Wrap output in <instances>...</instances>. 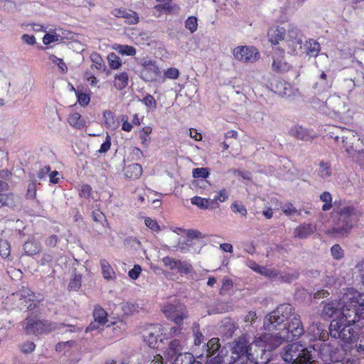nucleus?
<instances>
[{
	"label": "nucleus",
	"mask_w": 364,
	"mask_h": 364,
	"mask_svg": "<svg viewBox=\"0 0 364 364\" xmlns=\"http://www.w3.org/2000/svg\"><path fill=\"white\" fill-rule=\"evenodd\" d=\"M145 225L154 232L160 231V227L158 225L157 222L150 218H147L145 219Z\"/></svg>",
	"instance_id": "obj_57"
},
{
	"label": "nucleus",
	"mask_w": 364,
	"mask_h": 364,
	"mask_svg": "<svg viewBox=\"0 0 364 364\" xmlns=\"http://www.w3.org/2000/svg\"><path fill=\"white\" fill-rule=\"evenodd\" d=\"M299 276V272L297 270H294L292 272L281 273L279 272V277L277 281L290 283L293 280L296 279Z\"/></svg>",
	"instance_id": "obj_42"
},
{
	"label": "nucleus",
	"mask_w": 364,
	"mask_h": 364,
	"mask_svg": "<svg viewBox=\"0 0 364 364\" xmlns=\"http://www.w3.org/2000/svg\"><path fill=\"white\" fill-rule=\"evenodd\" d=\"M178 260L179 259H175L173 257H170L168 256L165 257L162 259L164 265L166 267L168 268L170 270H176L177 269Z\"/></svg>",
	"instance_id": "obj_49"
},
{
	"label": "nucleus",
	"mask_w": 364,
	"mask_h": 364,
	"mask_svg": "<svg viewBox=\"0 0 364 364\" xmlns=\"http://www.w3.org/2000/svg\"><path fill=\"white\" fill-rule=\"evenodd\" d=\"M124 174L127 178L137 179L142 174V167L139 164H132L124 168Z\"/></svg>",
	"instance_id": "obj_26"
},
{
	"label": "nucleus",
	"mask_w": 364,
	"mask_h": 364,
	"mask_svg": "<svg viewBox=\"0 0 364 364\" xmlns=\"http://www.w3.org/2000/svg\"><path fill=\"white\" fill-rule=\"evenodd\" d=\"M293 328L283 329L276 334L265 333L261 337V342L264 343V350H272L279 347L284 341H292L299 338L304 333L301 322L297 317L293 321Z\"/></svg>",
	"instance_id": "obj_4"
},
{
	"label": "nucleus",
	"mask_w": 364,
	"mask_h": 364,
	"mask_svg": "<svg viewBox=\"0 0 364 364\" xmlns=\"http://www.w3.org/2000/svg\"><path fill=\"white\" fill-rule=\"evenodd\" d=\"M209 171L207 168H196L193 170V176L197 178H207L209 176Z\"/></svg>",
	"instance_id": "obj_53"
},
{
	"label": "nucleus",
	"mask_w": 364,
	"mask_h": 364,
	"mask_svg": "<svg viewBox=\"0 0 364 364\" xmlns=\"http://www.w3.org/2000/svg\"><path fill=\"white\" fill-rule=\"evenodd\" d=\"M176 326L171 327L169 331V335L171 337L179 336L182 334L183 324H176Z\"/></svg>",
	"instance_id": "obj_64"
},
{
	"label": "nucleus",
	"mask_w": 364,
	"mask_h": 364,
	"mask_svg": "<svg viewBox=\"0 0 364 364\" xmlns=\"http://www.w3.org/2000/svg\"><path fill=\"white\" fill-rule=\"evenodd\" d=\"M141 272V268L140 265L135 264L134 267L129 271L128 275L132 279H136Z\"/></svg>",
	"instance_id": "obj_60"
},
{
	"label": "nucleus",
	"mask_w": 364,
	"mask_h": 364,
	"mask_svg": "<svg viewBox=\"0 0 364 364\" xmlns=\"http://www.w3.org/2000/svg\"><path fill=\"white\" fill-rule=\"evenodd\" d=\"M111 146V137L107 134L106 137V140L101 144L98 152L100 154H104L108 151Z\"/></svg>",
	"instance_id": "obj_61"
},
{
	"label": "nucleus",
	"mask_w": 364,
	"mask_h": 364,
	"mask_svg": "<svg viewBox=\"0 0 364 364\" xmlns=\"http://www.w3.org/2000/svg\"><path fill=\"white\" fill-rule=\"evenodd\" d=\"M208 352V356L212 357L210 362L212 364H223L224 356L227 354V350L221 347L218 338H213L205 345Z\"/></svg>",
	"instance_id": "obj_10"
},
{
	"label": "nucleus",
	"mask_w": 364,
	"mask_h": 364,
	"mask_svg": "<svg viewBox=\"0 0 364 364\" xmlns=\"http://www.w3.org/2000/svg\"><path fill=\"white\" fill-rule=\"evenodd\" d=\"M117 16L125 19V21L130 25L136 24L139 22L138 14L131 10H119Z\"/></svg>",
	"instance_id": "obj_33"
},
{
	"label": "nucleus",
	"mask_w": 364,
	"mask_h": 364,
	"mask_svg": "<svg viewBox=\"0 0 364 364\" xmlns=\"http://www.w3.org/2000/svg\"><path fill=\"white\" fill-rule=\"evenodd\" d=\"M233 55L243 63H254L259 58L257 49L252 46H237L233 50Z\"/></svg>",
	"instance_id": "obj_11"
},
{
	"label": "nucleus",
	"mask_w": 364,
	"mask_h": 364,
	"mask_svg": "<svg viewBox=\"0 0 364 364\" xmlns=\"http://www.w3.org/2000/svg\"><path fill=\"white\" fill-rule=\"evenodd\" d=\"M338 218L333 219L332 226L326 231L333 237L348 236L354 225L358 222L360 213L353 206L348 205L337 210Z\"/></svg>",
	"instance_id": "obj_3"
},
{
	"label": "nucleus",
	"mask_w": 364,
	"mask_h": 364,
	"mask_svg": "<svg viewBox=\"0 0 364 364\" xmlns=\"http://www.w3.org/2000/svg\"><path fill=\"white\" fill-rule=\"evenodd\" d=\"M232 360L230 363V364H250L249 360L254 359V358H250L247 355H232Z\"/></svg>",
	"instance_id": "obj_52"
},
{
	"label": "nucleus",
	"mask_w": 364,
	"mask_h": 364,
	"mask_svg": "<svg viewBox=\"0 0 364 364\" xmlns=\"http://www.w3.org/2000/svg\"><path fill=\"white\" fill-rule=\"evenodd\" d=\"M324 105L329 110L332 111L336 114H338L341 112L343 107V103L339 96L333 95L327 98V100L324 102Z\"/></svg>",
	"instance_id": "obj_24"
},
{
	"label": "nucleus",
	"mask_w": 364,
	"mask_h": 364,
	"mask_svg": "<svg viewBox=\"0 0 364 364\" xmlns=\"http://www.w3.org/2000/svg\"><path fill=\"white\" fill-rule=\"evenodd\" d=\"M296 317L301 321L300 316L294 312V307L289 304H282L268 314L264 318V328L268 331L293 328V321Z\"/></svg>",
	"instance_id": "obj_2"
},
{
	"label": "nucleus",
	"mask_w": 364,
	"mask_h": 364,
	"mask_svg": "<svg viewBox=\"0 0 364 364\" xmlns=\"http://www.w3.org/2000/svg\"><path fill=\"white\" fill-rule=\"evenodd\" d=\"M26 334L38 335L56 330L57 323L48 320H39L33 317H27L23 323Z\"/></svg>",
	"instance_id": "obj_7"
},
{
	"label": "nucleus",
	"mask_w": 364,
	"mask_h": 364,
	"mask_svg": "<svg viewBox=\"0 0 364 364\" xmlns=\"http://www.w3.org/2000/svg\"><path fill=\"white\" fill-rule=\"evenodd\" d=\"M68 124L77 129H80L86 126L85 119L77 112H73L68 115L67 119Z\"/></svg>",
	"instance_id": "obj_30"
},
{
	"label": "nucleus",
	"mask_w": 364,
	"mask_h": 364,
	"mask_svg": "<svg viewBox=\"0 0 364 364\" xmlns=\"http://www.w3.org/2000/svg\"><path fill=\"white\" fill-rule=\"evenodd\" d=\"M114 49L120 54L128 56H133L136 54V51L135 48L128 45H116Z\"/></svg>",
	"instance_id": "obj_38"
},
{
	"label": "nucleus",
	"mask_w": 364,
	"mask_h": 364,
	"mask_svg": "<svg viewBox=\"0 0 364 364\" xmlns=\"http://www.w3.org/2000/svg\"><path fill=\"white\" fill-rule=\"evenodd\" d=\"M304 36L299 30L291 25L287 28L284 46L290 54L301 55L304 53L303 49Z\"/></svg>",
	"instance_id": "obj_6"
},
{
	"label": "nucleus",
	"mask_w": 364,
	"mask_h": 364,
	"mask_svg": "<svg viewBox=\"0 0 364 364\" xmlns=\"http://www.w3.org/2000/svg\"><path fill=\"white\" fill-rule=\"evenodd\" d=\"M331 253L333 259L339 260L342 259L344 256V252L343 250L341 248V247L338 245H333L331 248Z\"/></svg>",
	"instance_id": "obj_50"
},
{
	"label": "nucleus",
	"mask_w": 364,
	"mask_h": 364,
	"mask_svg": "<svg viewBox=\"0 0 364 364\" xmlns=\"http://www.w3.org/2000/svg\"><path fill=\"white\" fill-rule=\"evenodd\" d=\"M92 188L89 185H82L80 191V196L84 198H89L91 196Z\"/></svg>",
	"instance_id": "obj_59"
},
{
	"label": "nucleus",
	"mask_w": 364,
	"mask_h": 364,
	"mask_svg": "<svg viewBox=\"0 0 364 364\" xmlns=\"http://www.w3.org/2000/svg\"><path fill=\"white\" fill-rule=\"evenodd\" d=\"M287 33V29L283 27H275L271 28L267 33L269 41L272 45H277L279 41L282 42V45L284 43V38Z\"/></svg>",
	"instance_id": "obj_18"
},
{
	"label": "nucleus",
	"mask_w": 364,
	"mask_h": 364,
	"mask_svg": "<svg viewBox=\"0 0 364 364\" xmlns=\"http://www.w3.org/2000/svg\"><path fill=\"white\" fill-rule=\"evenodd\" d=\"M231 210L235 213H240L241 216L245 217L247 214V210L241 202L235 201L230 205Z\"/></svg>",
	"instance_id": "obj_45"
},
{
	"label": "nucleus",
	"mask_w": 364,
	"mask_h": 364,
	"mask_svg": "<svg viewBox=\"0 0 364 364\" xmlns=\"http://www.w3.org/2000/svg\"><path fill=\"white\" fill-rule=\"evenodd\" d=\"M192 331L194 338V344L200 346L204 339L203 333L200 331V325L198 323H194L192 326Z\"/></svg>",
	"instance_id": "obj_41"
},
{
	"label": "nucleus",
	"mask_w": 364,
	"mask_h": 364,
	"mask_svg": "<svg viewBox=\"0 0 364 364\" xmlns=\"http://www.w3.org/2000/svg\"><path fill=\"white\" fill-rule=\"evenodd\" d=\"M16 295L26 303L31 301L27 307L30 311L34 310L37 307L38 304L43 300L42 295L39 294H36L30 289L23 287L16 292Z\"/></svg>",
	"instance_id": "obj_13"
},
{
	"label": "nucleus",
	"mask_w": 364,
	"mask_h": 364,
	"mask_svg": "<svg viewBox=\"0 0 364 364\" xmlns=\"http://www.w3.org/2000/svg\"><path fill=\"white\" fill-rule=\"evenodd\" d=\"M163 311L165 316L176 324H183V321L188 318V311L185 306L176 300L166 305Z\"/></svg>",
	"instance_id": "obj_9"
},
{
	"label": "nucleus",
	"mask_w": 364,
	"mask_h": 364,
	"mask_svg": "<svg viewBox=\"0 0 364 364\" xmlns=\"http://www.w3.org/2000/svg\"><path fill=\"white\" fill-rule=\"evenodd\" d=\"M329 335L333 338H338L346 343L350 344L364 334L353 327V325L340 317L333 319L328 326Z\"/></svg>",
	"instance_id": "obj_5"
},
{
	"label": "nucleus",
	"mask_w": 364,
	"mask_h": 364,
	"mask_svg": "<svg viewBox=\"0 0 364 364\" xmlns=\"http://www.w3.org/2000/svg\"><path fill=\"white\" fill-rule=\"evenodd\" d=\"M140 65L142 66L141 70V77L146 81H152L159 74V69L155 61L151 60H141Z\"/></svg>",
	"instance_id": "obj_14"
},
{
	"label": "nucleus",
	"mask_w": 364,
	"mask_h": 364,
	"mask_svg": "<svg viewBox=\"0 0 364 364\" xmlns=\"http://www.w3.org/2000/svg\"><path fill=\"white\" fill-rule=\"evenodd\" d=\"M60 38V35L58 34L46 33L43 38V42L45 45H48L51 43L58 41L61 39Z\"/></svg>",
	"instance_id": "obj_54"
},
{
	"label": "nucleus",
	"mask_w": 364,
	"mask_h": 364,
	"mask_svg": "<svg viewBox=\"0 0 364 364\" xmlns=\"http://www.w3.org/2000/svg\"><path fill=\"white\" fill-rule=\"evenodd\" d=\"M82 277L80 274H75L73 278L70 281L68 289L70 291H77L81 287Z\"/></svg>",
	"instance_id": "obj_48"
},
{
	"label": "nucleus",
	"mask_w": 364,
	"mask_h": 364,
	"mask_svg": "<svg viewBox=\"0 0 364 364\" xmlns=\"http://www.w3.org/2000/svg\"><path fill=\"white\" fill-rule=\"evenodd\" d=\"M161 326L160 324H151L144 331L143 338L144 342L152 348H156L158 341H161Z\"/></svg>",
	"instance_id": "obj_12"
},
{
	"label": "nucleus",
	"mask_w": 364,
	"mask_h": 364,
	"mask_svg": "<svg viewBox=\"0 0 364 364\" xmlns=\"http://www.w3.org/2000/svg\"><path fill=\"white\" fill-rule=\"evenodd\" d=\"M50 60L53 63L56 64L63 72H65L67 70V66L63 59L58 58L55 55H53L50 57Z\"/></svg>",
	"instance_id": "obj_58"
},
{
	"label": "nucleus",
	"mask_w": 364,
	"mask_h": 364,
	"mask_svg": "<svg viewBox=\"0 0 364 364\" xmlns=\"http://www.w3.org/2000/svg\"><path fill=\"white\" fill-rule=\"evenodd\" d=\"M18 200V196L12 193H0V208H13L17 205Z\"/></svg>",
	"instance_id": "obj_23"
},
{
	"label": "nucleus",
	"mask_w": 364,
	"mask_h": 364,
	"mask_svg": "<svg viewBox=\"0 0 364 364\" xmlns=\"http://www.w3.org/2000/svg\"><path fill=\"white\" fill-rule=\"evenodd\" d=\"M271 90L276 94L284 97L291 94V85L284 80H275L270 84Z\"/></svg>",
	"instance_id": "obj_20"
},
{
	"label": "nucleus",
	"mask_w": 364,
	"mask_h": 364,
	"mask_svg": "<svg viewBox=\"0 0 364 364\" xmlns=\"http://www.w3.org/2000/svg\"><path fill=\"white\" fill-rule=\"evenodd\" d=\"M316 230V225L312 223H303L294 230L295 238L305 239L313 234Z\"/></svg>",
	"instance_id": "obj_22"
},
{
	"label": "nucleus",
	"mask_w": 364,
	"mask_h": 364,
	"mask_svg": "<svg viewBox=\"0 0 364 364\" xmlns=\"http://www.w3.org/2000/svg\"><path fill=\"white\" fill-rule=\"evenodd\" d=\"M339 304L336 301L326 303L322 309L321 316L325 318H330L339 313Z\"/></svg>",
	"instance_id": "obj_27"
},
{
	"label": "nucleus",
	"mask_w": 364,
	"mask_h": 364,
	"mask_svg": "<svg viewBox=\"0 0 364 364\" xmlns=\"http://www.w3.org/2000/svg\"><path fill=\"white\" fill-rule=\"evenodd\" d=\"M129 81V75L126 72H121L114 76V86L118 90L124 89Z\"/></svg>",
	"instance_id": "obj_34"
},
{
	"label": "nucleus",
	"mask_w": 364,
	"mask_h": 364,
	"mask_svg": "<svg viewBox=\"0 0 364 364\" xmlns=\"http://www.w3.org/2000/svg\"><path fill=\"white\" fill-rule=\"evenodd\" d=\"M166 354L169 358H173L182 353V346L179 339H173L170 341L168 347L166 350Z\"/></svg>",
	"instance_id": "obj_28"
},
{
	"label": "nucleus",
	"mask_w": 364,
	"mask_h": 364,
	"mask_svg": "<svg viewBox=\"0 0 364 364\" xmlns=\"http://www.w3.org/2000/svg\"><path fill=\"white\" fill-rule=\"evenodd\" d=\"M175 357L173 364H196V363H200V361L197 360L194 356L189 353L179 354Z\"/></svg>",
	"instance_id": "obj_36"
},
{
	"label": "nucleus",
	"mask_w": 364,
	"mask_h": 364,
	"mask_svg": "<svg viewBox=\"0 0 364 364\" xmlns=\"http://www.w3.org/2000/svg\"><path fill=\"white\" fill-rule=\"evenodd\" d=\"M179 76V70L176 68H170L164 72V77L168 79L175 80Z\"/></svg>",
	"instance_id": "obj_56"
},
{
	"label": "nucleus",
	"mask_w": 364,
	"mask_h": 364,
	"mask_svg": "<svg viewBox=\"0 0 364 364\" xmlns=\"http://www.w3.org/2000/svg\"><path fill=\"white\" fill-rule=\"evenodd\" d=\"M331 174V166L328 163L321 161L319 164L318 175L323 178H326Z\"/></svg>",
	"instance_id": "obj_46"
},
{
	"label": "nucleus",
	"mask_w": 364,
	"mask_h": 364,
	"mask_svg": "<svg viewBox=\"0 0 364 364\" xmlns=\"http://www.w3.org/2000/svg\"><path fill=\"white\" fill-rule=\"evenodd\" d=\"M11 254V245L6 240H0V255L3 259L7 258Z\"/></svg>",
	"instance_id": "obj_47"
},
{
	"label": "nucleus",
	"mask_w": 364,
	"mask_h": 364,
	"mask_svg": "<svg viewBox=\"0 0 364 364\" xmlns=\"http://www.w3.org/2000/svg\"><path fill=\"white\" fill-rule=\"evenodd\" d=\"M77 101L80 105L86 106L89 104L90 97L88 95L80 92L77 94Z\"/></svg>",
	"instance_id": "obj_62"
},
{
	"label": "nucleus",
	"mask_w": 364,
	"mask_h": 364,
	"mask_svg": "<svg viewBox=\"0 0 364 364\" xmlns=\"http://www.w3.org/2000/svg\"><path fill=\"white\" fill-rule=\"evenodd\" d=\"M341 318L364 334V294L355 291L343 297Z\"/></svg>",
	"instance_id": "obj_1"
},
{
	"label": "nucleus",
	"mask_w": 364,
	"mask_h": 364,
	"mask_svg": "<svg viewBox=\"0 0 364 364\" xmlns=\"http://www.w3.org/2000/svg\"><path fill=\"white\" fill-rule=\"evenodd\" d=\"M333 80L330 76H328L327 74L324 71H321L319 77L318 78V81H316L314 85L313 88L315 90H317V92H321L328 90L332 86Z\"/></svg>",
	"instance_id": "obj_21"
},
{
	"label": "nucleus",
	"mask_w": 364,
	"mask_h": 364,
	"mask_svg": "<svg viewBox=\"0 0 364 364\" xmlns=\"http://www.w3.org/2000/svg\"><path fill=\"white\" fill-rule=\"evenodd\" d=\"M141 101L146 107H148L149 108H151V107L156 108V102L154 97L149 94H147L143 98V100Z\"/></svg>",
	"instance_id": "obj_55"
},
{
	"label": "nucleus",
	"mask_w": 364,
	"mask_h": 364,
	"mask_svg": "<svg viewBox=\"0 0 364 364\" xmlns=\"http://www.w3.org/2000/svg\"><path fill=\"white\" fill-rule=\"evenodd\" d=\"M308 334L311 340L326 341L329 336L326 326L321 323H314L308 328Z\"/></svg>",
	"instance_id": "obj_15"
},
{
	"label": "nucleus",
	"mask_w": 364,
	"mask_h": 364,
	"mask_svg": "<svg viewBox=\"0 0 364 364\" xmlns=\"http://www.w3.org/2000/svg\"><path fill=\"white\" fill-rule=\"evenodd\" d=\"M251 348L250 347L249 342L245 337H240L238 340L235 341L234 346L232 347V355H247L250 358H253L252 355L249 352Z\"/></svg>",
	"instance_id": "obj_17"
},
{
	"label": "nucleus",
	"mask_w": 364,
	"mask_h": 364,
	"mask_svg": "<svg viewBox=\"0 0 364 364\" xmlns=\"http://www.w3.org/2000/svg\"><path fill=\"white\" fill-rule=\"evenodd\" d=\"M259 274L273 281H277V279L279 277V271L275 268L264 267Z\"/></svg>",
	"instance_id": "obj_39"
},
{
	"label": "nucleus",
	"mask_w": 364,
	"mask_h": 364,
	"mask_svg": "<svg viewBox=\"0 0 364 364\" xmlns=\"http://www.w3.org/2000/svg\"><path fill=\"white\" fill-rule=\"evenodd\" d=\"M191 203L202 209H214L218 206V203L214 200L195 196L191 198Z\"/></svg>",
	"instance_id": "obj_25"
},
{
	"label": "nucleus",
	"mask_w": 364,
	"mask_h": 364,
	"mask_svg": "<svg viewBox=\"0 0 364 364\" xmlns=\"http://www.w3.org/2000/svg\"><path fill=\"white\" fill-rule=\"evenodd\" d=\"M303 49L306 55L311 57H316L320 52L321 46L316 41L310 39L306 41L305 44L303 43Z\"/></svg>",
	"instance_id": "obj_29"
},
{
	"label": "nucleus",
	"mask_w": 364,
	"mask_h": 364,
	"mask_svg": "<svg viewBox=\"0 0 364 364\" xmlns=\"http://www.w3.org/2000/svg\"><path fill=\"white\" fill-rule=\"evenodd\" d=\"M107 60L111 69L117 70L122 65L121 58L114 53H110L107 55Z\"/></svg>",
	"instance_id": "obj_43"
},
{
	"label": "nucleus",
	"mask_w": 364,
	"mask_h": 364,
	"mask_svg": "<svg viewBox=\"0 0 364 364\" xmlns=\"http://www.w3.org/2000/svg\"><path fill=\"white\" fill-rule=\"evenodd\" d=\"M24 254L28 256H33L41 252V247L39 242L35 240H28L23 245Z\"/></svg>",
	"instance_id": "obj_32"
},
{
	"label": "nucleus",
	"mask_w": 364,
	"mask_h": 364,
	"mask_svg": "<svg viewBox=\"0 0 364 364\" xmlns=\"http://www.w3.org/2000/svg\"><path fill=\"white\" fill-rule=\"evenodd\" d=\"M90 60L92 63L90 68L91 69H97L101 72H105L107 69L105 63L102 57L97 53H92L90 55Z\"/></svg>",
	"instance_id": "obj_35"
},
{
	"label": "nucleus",
	"mask_w": 364,
	"mask_h": 364,
	"mask_svg": "<svg viewBox=\"0 0 364 364\" xmlns=\"http://www.w3.org/2000/svg\"><path fill=\"white\" fill-rule=\"evenodd\" d=\"M176 271L180 274H188L193 272V268L191 264L187 261L178 260V264Z\"/></svg>",
	"instance_id": "obj_44"
},
{
	"label": "nucleus",
	"mask_w": 364,
	"mask_h": 364,
	"mask_svg": "<svg viewBox=\"0 0 364 364\" xmlns=\"http://www.w3.org/2000/svg\"><path fill=\"white\" fill-rule=\"evenodd\" d=\"M336 131H341L345 132L346 135H342L343 146L349 156H355L356 161L359 163L360 166L364 168V150H358L357 146H353L352 140L355 139V136L351 130L341 129L340 127H335Z\"/></svg>",
	"instance_id": "obj_8"
},
{
	"label": "nucleus",
	"mask_w": 364,
	"mask_h": 364,
	"mask_svg": "<svg viewBox=\"0 0 364 364\" xmlns=\"http://www.w3.org/2000/svg\"><path fill=\"white\" fill-rule=\"evenodd\" d=\"M284 51L283 49L277 48L272 56V70L276 72H286L290 68V65L284 60Z\"/></svg>",
	"instance_id": "obj_16"
},
{
	"label": "nucleus",
	"mask_w": 364,
	"mask_h": 364,
	"mask_svg": "<svg viewBox=\"0 0 364 364\" xmlns=\"http://www.w3.org/2000/svg\"><path fill=\"white\" fill-rule=\"evenodd\" d=\"M320 200L324 203L322 205V210L328 211L332 208V196L329 192L322 193L320 195Z\"/></svg>",
	"instance_id": "obj_40"
},
{
	"label": "nucleus",
	"mask_w": 364,
	"mask_h": 364,
	"mask_svg": "<svg viewBox=\"0 0 364 364\" xmlns=\"http://www.w3.org/2000/svg\"><path fill=\"white\" fill-rule=\"evenodd\" d=\"M100 264L103 278L107 281L114 280L116 274L109 263L105 259H101Z\"/></svg>",
	"instance_id": "obj_31"
},
{
	"label": "nucleus",
	"mask_w": 364,
	"mask_h": 364,
	"mask_svg": "<svg viewBox=\"0 0 364 364\" xmlns=\"http://www.w3.org/2000/svg\"><path fill=\"white\" fill-rule=\"evenodd\" d=\"M93 317L94 319L101 323V325H106L109 322L107 313L100 306L95 307Z\"/></svg>",
	"instance_id": "obj_37"
},
{
	"label": "nucleus",
	"mask_w": 364,
	"mask_h": 364,
	"mask_svg": "<svg viewBox=\"0 0 364 364\" xmlns=\"http://www.w3.org/2000/svg\"><path fill=\"white\" fill-rule=\"evenodd\" d=\"M289 134L299 140L309 141L314 138V134L307 129L296 125L289 130Z\"/></svg>",
	"instance_id": "obj_19"
},
{
	"label": "nucleus",
	"mask_w": 364,
	"mask_h": 364,
	"mask_svg": "<svg viewBox=\"0 0 364 364\" xmlns=\"http://www.w3.org/2000/svg\"><path fill=\"white\" fill-rule=\"evenodd\" d=\"M185 27L188 29L191 33H194L198 28V21L195 16H189L186 22Z\"/></svg>",
	"instance_id": "obj_51"
},
{
	"label": "nucleus",
	"mask_w": 364,
	"mask_h": 364,
	"mask_svg": "<svg viewBox=\"0 0 364 364\" xmlns=\"http://www.w3.org/2000/svg\"><path fill=\"white\" fill-rule=\"evenodd\" d=\"M36 348V345L33 342H26L21 346V351L24 353H32Z\"/></svg>",
	"instance_id": "obj_63"
}]
</instances>
